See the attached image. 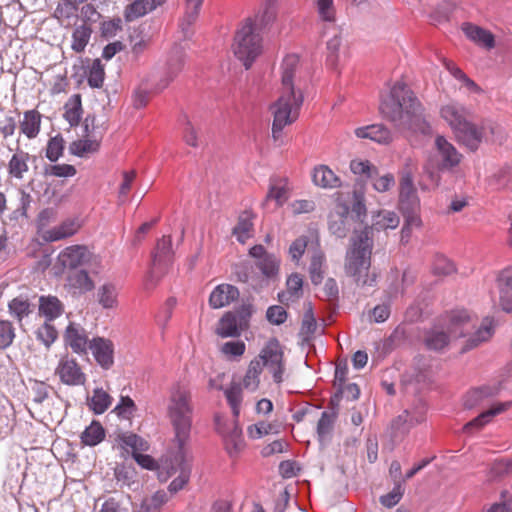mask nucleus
I'll return each instance as SVG.
<instances>
[{
  "mask_svg": "<svg viewBox=\"0 0 512 512\" xmlns=\"http://www.w3.org/2000/svg\"><path fill=\"white\" fill-rule=\"evenodd\" d=\"M476 322L477 318L466 310L452 311L447 316L446 330L437 327L431 329L425 337V344L430 350L440 351L453 340L466 338L460 351L464 353L474 349L488 341L495 329L494 320L490 317H485L478 327Z\"/></svg>",
  "mask_w": 512,
  "mask_h": 512,
  "instance_id": "f257e3e1",
  "label": "nucleus"
},
{
  "mask_svg": "<svg viewBox=\"0 0 512 512\" xmlns=\"http://www.w3.org/2000/svg\"><path fill=\"white\" fill-rule=\"evenodd\" d=\"M300 59L296 54L286 55L280 67V96L271 106L273 114L272 137L277 141L285 126L292 124L299 116L304 101L299 86L298 68Z\"/></svg>",
  "mask_w": 512,
  "mask_h": 512,
  "instance_id": "f03ea898",
  "label": "nucleus"
},
{
  "mask_svg": "<svg viewBox=\"0 0 512 512\" xmlns=\"http://www.w3.org/2000/svg\"><path fill=\"white\" fill-rule=\"evenodd\" d=\"M379 110L383 118L401 131H424L423 107L403 81H396L389 92L381 96Z\"/></svg>",
  "mask_w": 512,
  "mask_h": 512,
  "instance_id": "7ed1b4c3",
  "label": "nucleus"
},
{
  "mask_svg": "<svg viewBox=\"0 0 512 512\" xmlns=\"http://www.w3.org/2000/svg\"><path fill=\"white\" fill-rule=\"evenodd\" d=\"M372 249L370 230H355L345 257V272L362 288L374 287L377 283V273L370 271Z\"/></svg>",
  "mask_w": 512,
  "mask_h": 512,
  "instance_id": "20e7f679",
  "label": "nucleus"
},
{
  "mask_svg": "<svg viewBox=\"0 0 512 512\" xmlns=\"http://www.w3.org/2000/svg\"><path fill=\"white\" fill-rule=\"evenodd\" d=\"M167 417L174 431V442L182 450L190 439L193 405L189 389L179 383L170 389Z\"/></svg>",
  "mask_w": 512,
  "mask_h": 512,
  "instance_id": "39448f33",
  "label": "nucleus"
},
{
  "mask_svg": "<svg viewBox=\"0 0 512 512\" xmlns=\"http://www.w3.org/2000/svg\"><path fill=\"white\" fill-rule=\"evenodd\" d=\"M232 48L235 57L243 63L246 69H249L261 54L262 37L256 31L251 19H246L237 30Z\"/></svg>",
  "mask_w": 512,
  "mask_h": 512,
  "instance_id": "423d86ee",
  "label": "nucleus"
},
{
  "mask_svg": "<svg viewBox=\"0 0 512 512\" xmlns=\"http://www.w3.org/2000/svg\"><path fill=\"white\" fill-rule=\"evenodd\" d=\"M253 308L243 304L234 311L226 312L218 322L217 334L222 338L237 337L248 327Z\"/></svg>",
  "mask_w": 512,
  "mask_h": 512,
  "instance_id": "0eeeda50",
  "label": "nucleus"
},
{
  "mask_svg": "<svg viewBox=\"0 0 512 512\" xmlns=\"http://www.w3.org/2000/svg\"><path fill=\"white\" fill-rule=\"evenodd\" d=\"M500 128L491 122H483L481 125H476L471 119L459 127V130L453 132L457 140L470 151H476L483 140H487V131L492 136L500 133Z\"/></svg>",
  "mask_w": 512,
  "mask_h": 512,
  "instance_id": "6e6552de",
  "label": "nucleus"
},
{
  "mask_svg": "<svg viewBox=\"0 0 512 512\" xmlns=\"http://www.w3.org/2000/svg\"><path fill=\"white\" fill-rule=\"evenodd\" d=\"M173 257L172 240L170 236H163L158 240L152 254V265L145 277L144 288L146 290L154 287L161 273L171 263Z\"/></svg>",
  "mask_w": 512,
  "mask_h": 512,
  "instance_id": "1a4fd4ad",
  "label": "nucleus"
},
{
  "mask_svg": "<svg viewBox=\"0 0 512 512\" xmlns=\"http://www.w3.org/2000/svg\"><path fill=\"white\" fill-rule=\"evenodd\" d=\"M255 359H260L262 368L266 367L269 370L275 383L283 382L285 372L283 351L276 338L270 339Z\"/></svg>",
  "mask_w": 512,
  "mask_h": 512,
  "instance_id": "9d476101",
  "label": "nucleus"
},
{
  "mask_svg": "<svg viewBox=\"0 0 512 512\" xmlns=\"http://www.w3.org/2000/svg\"><path fill=\"white\" fill-rule=\"evenodd\" d=\"M216 431L222 435L227 453L230 456L239 454L245 446L242 430L238 425V419L231 422L220 416H215Z\"/></svg>",
  "mask_w": 512,
  "mask_h": 512,
  "instance_id": "9b49d317",
  "label": "nucleus"
},
{
  "mask_svg": "<svg viewBox=\"0 0 512 512\" xmlns=\"http://www.w3.org/2000/svg\"><path fill=\"white\" fill-rule=\"evenodd\" d=\"M426 403L418 399L411 409H406L392 421L391 429L393 437L405 435L412 427L422 423L426 417Z\"/></svg>",
  "mask_w": 512,
  "mask_h": 512,
  "instance_id": "f8f14e48",
  "label": "nucleus"
},
{
  "mask_svg": "<svg viewBox=\"0 0 512 512\" xmlns=\"http://www.w3.org/2000/svg\"><path fill=\"white\" fill-rule=\"evenodd\" d=\"M64 345L73 353L84 356L88 354L91 340L86 329L79 323L70 322L63 334Z\"/></svg>",
  "mask_w": 512,
  "mask_h": 512,
  "instance_id": "ddd939ff",
  "label": "nucleus"
},
{
  "mask_svg": "<svg viewBox=\"0 0 512 512\" xmlns=\"http://www.w3.org/2000/svg\"><path fill=\"white\" fill-rule=\"evenodd\" d=\"M60 381L68 386H80L86 381V375L77 361L68 355L62 356L55 369Z\"/></svg>",
  "mask_w": 512,
  "mask_h": 512,
  "instance_id": "4468645a",
  "label": "nucleus"
},
{
  "mask_svg": "<svg viewBox=\"0 0 512 512\" xmlns=\"http://www.w3.org/2000/svg\"><path fill=\"white\" fill-rule=\"evenodd\" d=\"M441 118L448 124L453 132L459 130L471 119L472 112L470 108L457 101H449L440 108Z\"/></svg>",
  "mask_w": 512,
  "mask_h": 512,
  "instance_id": "2eb2a0df",
  "label": "nucleus"
},
{
  "mask_svg": "<svg viewBox=\"0 0 512 512\" xmlns=\"http://www.w3.org/2000/svg\"><path fill=\"white\" fill-rule=\"evenodd\" d=\"M174 461L175 466H171L170 470L168 471V475L172 476L173 474L178 473V476L175 477L168 486V492L171 494H175L182 490L189 482L191 475V464L185 456L184 449H178Z\"/></svg>",
  "mask_w": 512,
  "mask_h": 512,
  "instance_id": "dca6fc26",
  "label": "nucleus"
},
{
  "mask_svg": "<svg viewBox=\"0 0 512 512\" xmlns=\"http://www.w3.org/2000/svg\"><path fill=\"white\" fill-rule=\"evenodd\" d=\"M89 350L97 364L105 369H110L114 364V345L111 340L103 337L91 339Z\"/></svg>",
  "mask_w": 512,
  "mask_h": 512,
  "instance_id": "f3484780",
  "label": "nucleus"
},
{
  "mask_svg": "<svg viewBox=\"0 0 512 512\" xmlns=\"http://www.w3.org/2000/svg\"><path fill=\"white\" fill-rule=\"evenodd\" d=\"M435 147L440 157L438 164L440 169L452 170L462 161V154L444 136L436 137Z\"/></svg>",
  "mask_w": 512,
  "mask_h": 512,
  "instance_id": "a211bd4d",
  "label": "nucleus"
},
{
  "mask_svg": "<svg viewBox=\"0 0 512 512\" xmlns=\"http://www.w3.org/2000/svg\"><path fill=\"white\" fill-rule=\"evenodd\" d=\"M498 304L507 313L512 312V266L498 272L496 277Z\"/></svg>",
  "mask_w": 512,
  "mask_h": 512,
  "instance_id": "6ab92c4d",
  "label": "nucleus"
},
{
  "mask_svg": "<svg viewBox=\"0 0 512 512\" xmlns=\"http://www.w3.org/2000/svg\"><path fill=\"white\" fill-rule=\"evenodd\" d=\"M91 254L87 247L83 245H72L65 248L58 255V261L64 268L76 269L85 264Z\"/></svg>",
  "mask_w": 512,
  "mask_h": 512,
  "instance_id": "aec40b11",
  "label": "nucleus"
},
{
  "mask_svg": "<svg viewBox=\"0 0 512 512\" xmlns=\"http://www.w3.org/2000/svg\"><path fill=\"white\" fill-rule=\"evenodd\" d=\"M290 197V188L288 179L285 177H272L269 182L268 192L263 205L274 201L276 207L283 206Z\"/></svg>",
  "mask_w": 512,
  "mask_h": 512,
  "instance_id": "412c9836",
  "label": "nucleus"
},
{
  "mask_svg": "<svg viewBox=\"0 0 512 512\" xmlns=\"http://www.w3.org/2000/svg\"><path fill=\"white\" fill-rule=\"evenodd\" d=\"M239 298V290L230 284L217 285L210 294L209 305L213 309H220L230 305Z\"/></svg>",
  "mask_w": 512,
  "mask_h": 512,
  "instance_id": "4be33fe9",
  "label": "nucleus"
},
{
  "mask_svg": "<svg viewBox=\"0 0 512 512\" xmlns=\"http://www.w3.org/2000/svg\"><path fill=\"white\" fill-rule=\"evenodd\" d=\"M355 135L361 139H369L375 143L387 145L392 142L391 131L383 124H372L355 129Z\"/></svg>",
  "mask_w": 512,
  "mask_h": 512,
  "instance_id": "5701e85b",
  "label": "nucleus"
},
{
  "mask_svg": "<svg viewBox=\"0 0 512 512\" xmlns=\"http://www.w3.org/2000/svg\"><path fill=\"white\" fill-rule=\"evenodd\" d=\"M185 64V54L180 47H174L170 52L167 68L165 72V79L159 84V89L166 88L171 81H173L178 74L182 71Z\"/></svg>",
  "mask_w": 512,
  "mask_h": 512,
  "instance_id": "b1692460",
  "label": "nucleus"
},
{
  "mask_svg": "<svg viewBox=\"0 0 512 512\" xmlns=\"http://www.w3.org/2000/svg\"><path fill=\"white\" fill-rule=\"evenodd\" d=\"M63 312L64 305L56 296L42 295L39 297L38 313L45 321L52 322Z\"/></svg>",
  "mask_w": 512,
  "mask_h": 512,
  "instance_id": "393cba45",
  "label": "nucleus"
},
{
  "mask_svg": "<svg viewBox=\"0 0 512 512\" xmlns=\"http://www.w3.org/2000/svg\"><path fill=\"white\" fill-rule=\"evenodd\" d=\"M164 2L165 0H133L126 6L124 17L128 22L134 21L152 12Z\"/></svg>",
  "mask_w": 512,
  "mask_h": 512,
  "instance_id": "a878e982",
  "label": "nucleus"
},
{
  "mask_svg": "<svg viewBox=\"0 0 512 512\" xmlns=\"http://www.w3.org/2000/svg\"><path fill=\"white\" fill-rule=\"evenodd\" d=\"M312 181L323 189H334L341 186L340 178L327 165H318L313 169Z\"/></svg>",
  "mask_w": 512,
  "mask_h": 512,
  "instance_id": "bb28decb",
  "label": "nucleus"
},
{
  "mask_svg": "<svg viewBox=\"0 0 512 512\" xmlns=\"http://www.w3.org/2000/svg\"><path fill=\"white\" fill-rule=\"evenodd\" d=\"M462 30L466 37L478 45L487 49H492L495 46V39L491 32L471 23H464Z\"/></svg>",
  "mask_w": 512,
  "mask_h": 512,
  "instance_id": "cd10ccee",
  "label": "nucleus"
},
{
  "mask_svg": "<svg viewBox=\"0 0 512 512\" xmlns=\"http://www.w3.org/2000/svg\"><path fill=\"white\" fill-rule=\"evenodd\" d=\"M399 217L392 211H379L372 216V225L366 226L363 230H370L372 238L373 231H382L387 229H395L399 225Z\"/></svg>",
  "mask_w": 512,
  "mask_h": 512,
  "instance_id": "c85d7f7f",
  "label": "nucleus"
},
{
  "mask_svg": "<svg viewBox=\"0 0 512 512\" xmlns=\"http://www.w3.org/2000/svg\"><path fill=\"white\" fill-rule=\"evenodd\" d=\"M203 1L204 0H186L185 14L179 24L184 39L192 35L191 27L198 18Z\"/></svg>",
  "mask_w": 512,
  "mask_h": 512,
  "instance_id": "c756f323",
  "label": "nucleus"
},
{
  "mask_svg": "<svg viewBox=\"0 0 512 512\" xmlns=\"http://www.w3.org/2000/svg\"><path fill=\"white\" fill-rule=\"evenodd\" d=\"M511 404H512V402H503V403H498V404L494 405L490 409L482 412L476 418H474L473 420H471L470 422L465 424L464 430L466 432H471L472 429H474V428H476V429L482 428L484 425L489 423L493 417H495L496 415L507 410L511 406Z\"/></svg>",
  "mask_w": 512,
  "mask_h": 512,
  "instance_id": "7c9ffc66",
  "label": "nucleus"
},
{
  "mask_svg": "<svg viewBox=\"0 0 512 512\" xmlns=\"http://www.w3.org/2000/svg\"><path fill=\"white\" fill-rule=\"evenodd\" d=\"M112 396L103 388H95L92 395L87 397L88 408L96 415L105 413L112 405Z\"/></svg>",
  "mask_w": 512,
  "mask_h": 512,
  "instance_id": "2f4dec72",
  "label": "nucleus"
},
{
  "mask_svg": "<svg viewBox=\"0 0 512 512\" xmlns=\"http://www.w3.org/2000/svg\"><path fill=\"white\" fill-rule=\"evenodd\" d=\"M80 228V224L73 219H67L58 226L46 231L45 239L49 242H56L73 236Z\"/></svg>",
  "mask_w": 512,
  "mask_h": 512,
  "instance_id": "473e14b6",
  "label": "nucleus"
},
{
  "mask_svg": "<svg viewBox=\"0 0 512 512\" xmlns=\"http://www.w3.org/2000/svg\"><path fill=\"white\" fill-rule=\"evenodd\" d=\"M499 392V387L496 385L493 386H483L468 392L464 399V406L467 409H472L476 406L482 405L483 401L487 398L497 395Z\"/></svg>",
  "mask_w": 512,
  "mask_h": 512,
  "instance_id": "72a5a7b5",
  "label": "nucleus"
},
{
  "mask_svg": "<svg viewBox=\"0 0 512 512\" xmlns=\"http://www.w3.org/2000/svg\"><path fill=\"white\" fill-rule=\"evenodd\" d=\"M119 288L112 282H106L97 290V300L103 309H113L118 305Z\"/></svg>",
  "mask_w": 512,
  "mask_h": 512,
  "instance_id": "f704fd0d",
  "label": "nucleus"
},
{
  "mask_svg": "<svg viewBox=\"0 0 512 512\" xmlns=\"http://www.w3.org/2000/svg\"><path fill=\"white\" fill-rule=\"evenodd\" d=\"M41 128V114L37 110L24 112L20 122L21 132L28 138L34 139L38 136Z\"/></svg>",
  "mask_w": 512,
  "mask_h": 512,
  "instance_id": "c9c22d12",
  "label": "nucleus"
},
{
  "mask_svg": "<svg viewBox=\"0 0 512 512\" xmlns=\"http://www.w3.org/2000/svg\"><path fill=\"white\" fill-rule=\"evenodd\" d=\"M400 202L402 206L407 204L411 208L416 207L418 204L416 189L413 183V176L410 172L404 173L401 177Z\"/></svg>",
  "mask_w": 512,
  "mask_h": 512,
  "instance_id": "e433bc0d",
  "label": "nucleus"
},
{
  "mask_svg": "<svg viewBox=\"0 0 512 512\" xmlns=\"http://www.w3.org/2000/svg\"><path fill=\"white\" fill-rule=\"evenodd\" d=\"M83 109L80 94H73L64 105V119L71 127L79 125L82 119Z\"/></svg>",
  "mask_w": 512,
  "mask_h": 512,
  "instance_id": "4c0bfd02",
  "label": "nucleus"
},
{
  "mask_svg": "<svg viewBox=\"0 0 512 512\" xmlns=\"http://www.w3.org/2000/svg\"><path fill=\"white\" fill-rule=\"evenodd\" d=\"M67 284L74 293L84 294L94 288V282L85 270H76L67 277Z\"/></svg>",
  "mask_w": 512,
  "mask_h": 512,
  "instance_id": "58836bf2",
  "label": "nucleus"
},
{
  "mask_svg": "<svg viewBox=\"0 0 512 512\" xmlns=\"http://www.w3.org/2000/svg\"><path fill=\"white\" fill-rule=\"evenodd\" d=\"M489 185L494 189L507 188L512 190V165L498 167L489 176Z\"/></svg>",
  "mask_w": 512,
  "mask_h": 512,
  "instance_id": "ea45409f",
  "label": "nucleus"
},
{
  "mask_svg": "<svg viewBox=\"0 0 512 512\" xmlns=\"http://www.w3.org/2000/svg\"><path fill=\"white\" fill-rule=\"evenodd\" d=\"M253 215L249 211L240 214L236 226L233 228V235L236 239L244 244L251 236L253 228Z\"/></svg>",
  "mask_w": 512,
  "mask_h": 512,
  "instance_id": "a19ab883",
  "label": "nucleus"
},
{
  "mask_svg": "<svg viewBox=\"0 0 512 512\" xmlns=\"http://www.w3.org/2000/svg\"><path fill=\"white\" fill-rule=\"evenodd\" d=\"M92 35V29L87 24L76 26L72 32L71 48L76 53L85 50Z\"/></svg>",
  "mask_w": 512,
  "mask_h": 512,
  "instance_id": "79ce46f5",
  "label": "nucleus"
},
{
  "mask_svg": "<svg viewBox=\"0 0 512 512\" xmlns=\"http://www.w3.org/2000/svg\"><path fill=\"white\" fill-rule=\"evenodd\" d=\"M276 18V7L272 1H267L264 6L259 10L252 20L253 26L256 31L260 33V30L265 28L267 25L272 23Z\"/></svg>",
  "mask_w": 512,
  "mask_h": 512,
  "instance_id": "37998d69",
  "label": "nucleus"
},
{
  "mask_svg": "<svg viewBox=\"0 0 512 512\" xmlns=\"http://www.w3.org/2000/svg\"><path fill=\"white\" fill-rule=\"evenodd\" d=\"M262 370L260 359L251 360L243 378V386L245 389L252 392L257 390L260 384Z\"/></svg>",
  "mask_w": 512,
  "mask_h": 512,
  "instance_id": "c03bdc74",
  "label": "nucleus"
},
{
  "mask_svg": "<svg viewBox=\"0 0 512 512\" xmlns=\"http://www.w3.org/2000/svg\"><path fill=\"white\" fill-rule=\"evenodd\" d=\"M169 500L168 492L164 490L156 491L151 497L145 498L137 512H161L162 506Z\"/></svg>",
  "mask_w": 512,
  "mask_h": 512,
  "instance_id": "a18cd8bd",
  "label": "nucleus"
},
{
  "mask_svg": "<svg viewBox=\"0 0 512 512\" xmlns=\"http://www.w3.org/2000/svg\"><path fill=\"white\" fill-rule=\"evenodd\" d=\"M10 314L21 322L33 312V305L27 298L22 296L12 299L8 304Z\"/></svg>",
  "mask_w": 512,
  "mask_h": 512,
  "instance_id": "49530a36",
  "label": "nucleus"
},
{
  "mask_svg": "<svg viewBox=\"0 0 512 512\" xmlns=\"http://www.w3.org/2000/svg\"><path fill=\"white\" fill-rule=\"evenodd\" d=\"M287 292L278 294V298L281 302L289 301L292 297L299 298L302 294L303 278L298 273L291 274L287 281Z\"/></svg>",
  "mask_w": 512,
  "mask_h": 512,
  "instance_id": "de8ad7c7",
  "label": "nucleus"
},
{
  "mask_svg": "<svg viewBox=\"0 0 512 512\" xmlns=\"http://www.w3.org/2000/svg\"><path fill=\"white\" fill-rule=\"evenodd\" d=\"M324 266H325V256H324L323 252L316 251L312 255L311 262L309 265L310 279L314 285H319L323 281L324 273H325Z\"/></svg>",
  "mask_w": 512,
  "mask_h": 512,
  "instance_id": "09e8293b",
  "label": "nucleus"
},
{
  "mask_svg": "<svg viewBox=\"0 0 512 512\" xmlns=\"http://www.w3.org/2000/svg\"><path fill=\"white\" fill-rule=\"evenodd\" d=\"M226 400L231 407L234 419H238L240 415L241 403L243 400L242 388L240 384L233 383L224 391Z\"/></svg>",
  "mask_w": 512,
  "mask_h": 512,
  "instance_id": "8fccbe9b",
  "label": "nucleus"
},
{
  "mask_svg": "<svg viewBox=\"0 0 512 512\" xmlns=\"http://www.w3.org/2000/svg\"><path fill=\"white\" fill-rule=\"evenodd\" d=\"M105 437V430L98 421H93L81 435V441L88 446L99 444Z\"/></svg>",
  "mask_w": 512,
  "mask_h": 512,
  "instance_id": "3c124183",
  "label": "nucleus"
},
{
  "mask_svg": "<svg viewBox=\"0 0 512 512\" xmlns=\"http://www.w3.org/2000/svg\"><path fill=\"white\" fill-rule=\"evenodd\" d=\"M348 209L344 208L341 213H332L329 216V230L338 238H344L347 234L348 228L346 225V214Z\"/></svg>",
  "mask_w": 512,
  "mask_h": 512,
  "instance_id": "603ef678",
  "label": "nucleus"
},
{
  "mask_svg": "<svg viewBox=\"0 0 512 512\" xmlns=\"http://www.w3.org/2000/svg\"><path fill=\"white\" fill-rule=\"evenodd\" d=\"M100 143L95 139H80L70 144V152L78 157H83L88 153H95L98 151Z\"/></svg>",
  "mask_w": 512,
  "mask_h": 512,
  "instance_id": "864d4df0",
  "label": "nucleus"
},
{
  "mask_svg": "<svg viewBox=\"0 0 512 512\" xmlns=\"http://www.w3.org/2000/svg\"><path fill=\"white\" fill-rule=\"evenodd\" d=\"M29 159V155L26 152L19 151L15 153L9 161V173L21 179L23 174L28 170L27 161Z\"/></svg>",
  "mask_w": 512,
  "mask_h": 512,
  "instance_id": "5fc2aeb1",
  "label": "nucleus"
},
{
  "mask_svg": "<svg viewBox=\"0 0 512 512\" xmlns=\"http://www.w3.org/2000/svg\"><path fill=\"white\" fill-rule=\"evenodd\" d=\"M333 423V415L326 411L322 412L317 424V435L321 444H324L329 440L333 428Z\"/></svg>",
  "mask_w": 512,
  "mask_h": 512,
  "instance_id": "6e6d98bb",
  "label": "nucleus"
},
{
  "mask_svg": "<svg viewBox=\"0 0 512 512\" xmlns=\"http://www.w3.org/2000/svg\"><path fill=\"white\" fill-rule=\"evenodd\" d=\"M104 67L99 59H95L89 67L87 81L91 88H101L104 82Z\"/></svg>",
  "mask_w": 512,
  "mask_h": 512,
  "instance_id": "4d7b16f0",
  "label": "nucleus"
},
{
  "mask_svg": "<svg viewBox=\"0 0 512 512\" xmlns=\"http://www.w3.org/2000/svg\"><path fill=\"white\" fill-rule=\"evenodd\" d=\"M63 151L64 139L62 135L57 134L49 139L45 156L49 161L56 162L63 155Z\"/></svg>",
  "mask_w": 512,
  "mask_h": 512,
  "instance_id": "13d9d810",
  "label": "nucleus"
},
{
  "mask_svg": "<svg viewBox=\"0 0 512 512\" xmlns=\"http://www.w3.org/2000/svg\"><path fill=\"white\" fill-rule=\"evenodd\" d=\"M58 332L51 322L45 321L36 331L37 339L49 348L57 339Z\"/></svg>",
  "mask_w": 512,
  "mask_h": 512,
  "instance_id": "bf43d9fd",
  "label": "nucleus"
},
{
  "mask_svg": "<svg viewBox=\"0 0 512 512\" xmlns=\"http://www.w3.org/2000/svg\"><path fill=\"white\" fill-rule=\"evenodd\" d=\"M136 411V405L129 396H121L118 404L112 410L121 419H130Z\"/></svg>",
  "mask_w": 512,
  "mask_h": 512,
  "instance_id": "052dcab7",
  "label": "nucleus"
},
{
  "mask_svg": "<svg viewBox=\"0 0 512 512\" xmlns=\"http://www.w3.org/2000/svg\"><path fill=\"white\" fill-rule=\"evenodd\" d=\"M280 260L273 254H268L258 261L257 267L266 277H273L279 271Z\"/></svg>",
  "mask_w": 512,
  "mask_h": 512,
  "instance_id": "680f3d73",
  "label": "nucleus"
},
{
  "mask_svg": "<svg viewBox=\"0 0 512 512\" xmlns=\"http://www.w3.org/2000/svg\"><path fill=\"white\" fill-rule=\"evenodd\" d=\"M403 494V482L398 481L397 483H395L393 489L389 493L380 497V503L384 507L392 508L400 502Z\"/></svg>",
  "mask_w": 512,
  "mask_h": 512,
  "instance_id": "e2e57ef3",
  "label": "nucleus"
},
{
  "mask_svg": "<svg viewBox=\"0 0 512 512\" xmlns=\"http://www.w3.org/2000/svg\"><path fill=\"white\" fill-rule=\"evenodd\" d=\"M15 338V330L10 321L0 320V349L11 346Z\"/></svg>",
  "mask_w": 512,
  "mask_h": 512,
  "instance_id": "0e129e2a",
  "label": "nucleus"
},
{
  "mask_svg": "<svg viewBox=\"0 0 512 512\" xmlns=\"http://www.w3.org/2000/svg\"><path fill=\"white\" fill-rule=\"evenodd\" d=\"M350 169L355 175H365L368 178L377 174V169L368 160L354 159L350 162Z\"/></svg>",
  "mask_w": 512,
  "mask_h": 512,
  "instance_id": "69168bd1",
  "label": "nucleus"
},
{
  "mask_svg": "<svg viewBox=\"0 0 512 512\" xmlns=\"http://www.w3.org/2000/svg\"><path fill=\"white\" fill-rule=\"evenodd\" d=\"M77 173L76 168L70 164H55L45 169V174L49 176L68 178L73 177Z\"/></svg>",
  "mask_w": 512,
  "mask_h": 512,
  "instance_id": "338daca9",
  "label": "nucleus"
},
{
  "mask_svg": "<svg viewBox=\"0 0 512 512\" xmlns=\"http://www.w3.org/2000/svg\"><path fill=\"white\" fill-rule=\"evenodd\" d=\"M432 270L436 275H450L455 271V265L445 256H437L433 262Z\"/></svg>",
  "mask_w": 512,
  "mask_h": 512,
  "instance_id": "774afa93",
  "label": "nucleus"
}]
</instances>
